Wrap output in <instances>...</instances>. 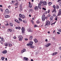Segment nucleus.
Masks as SVG:
<instances>
[{
    "label": "nucleus",
    "instance_id": "nucleus-35",
    "mask_svg": "<svg viewBox=\"0 0 61 61\" xmlns=\"http://www.w3.org/2000/svg\"><path fill=\"white\" fill-rule=\"evenodd\" d=\"M23 23H26V21H25V20H23Z\"/></svg>",
    "mask_w": 61,
    "mask_h": 61
},
{
    "label": "nucleus",
    "instance_id": "nucleus-44",
    "mask_svg": "<svg viewBox=\"0 0 61 61\" xmlns=\"http://www.w3.org/2000/svg\"><path fill=\"white\" fill-rule=\"evenodd\" d=\"M58 32H61V29H60L58 30Z\"/></svg>",
    "mask_w": 61,
    "mask_h": 61
},
{
    "label": "nucleus",
    "instance_id": "nucleus-20",
    "mask_svg": "<svg viewBox=\"0 0 61 61\" xmlns=\"http://www.w3.org/2000/svg\"><path fill=\"white\" fill-rule=\"evenodd\" d=\"M4 45H5V46H8V44L7 43H5Z\"/></svg>",
    "mask_w": 61,
    "mask_h": 61
},
{
    "label": "nucleus",
    "instance_id": "nucleus-49",
    "mask_svg": "<svg viewBox=\"0 0 61 61\" xmlns=\"http://www.w3.org/2000/svg\"><path fill=\"white\" fill-rule=\"evenodd\" d=\"M8 25L9 24L8 23L5 25H6V26H7V25Z\"/></svg>",
    "mask_w": 61,
    "mask_h": 61
},
{
    "label": "nucleus",
    "instance_id": "nucleus-7",
    "mask_svg": "<svg viewBox=\"0 0 61 61\" xmlns=\"http://www.w3.org/2000/svg\"><path fill=\"white\" fill-rule=\"evenodd\" d=\"M41 4L40 3H39L38 5V7L40 9H41Z\"/></svg>",
    "mask_w": 61,
    "mask_h": 61
},
{
    "label": "nucleus",
    "instance_id": "nucleus-34",
    "mask_svg": "<svg viewBox=\"0 0 61 61\" xmlns=\"http://www.w3.org/2000/svg\"><path fill=\"white\" fill-rule=\"evenodd\" d=\"M34 41L35 43H36L37 42V41L35 39L34 40Z\"/></svg>",
    "mask_w": 61,
    "mask_h": 61
},
{
    "label": "nucleus",
    "instance_id": "nucleus-63",
    "mask_svg": "<svg viewBox=\"0 0 61 61\" xmlns=\"http://www.w3.org/2000/svg\"><path fill=\"white\" fill-rule=\"evenodd\" d=\"M52 38L53 39H54V40H55V38L54 37H52Z\"/></svg>",
    "mask_w": 61,
    "mask_h": 61
},
{
    "label": "nucleus",
    "instance_id": "nucleus-14",
    "mask_svg": "<svg viewBox=\"0 0 61 61\" xmlns=\"http://www.w3.org/2000/svg\"><path fill=\"white\" fill-rule=\"evenodd\" d=\"M38 7L37 6H36L34 8V9L36 11V10H38Z\"/></svg>",
    "mask_w": 61,
    "mask_h": 61
},
{
    "label": "nucleus",
    "instance_id": "nucleus-10",
    "mask_svg": "<svg viewBox=\"0 0 61 61\" xmlns=\"http://www.w3.org/2000/svg\"><path fill=\"white\" fill-rule=\"evenodd\" d=\"M25 49H24L22 50H21V53L22 54H23V53L24 52H25Z\"/></svg>",
    "mask_w": 61,
    "mask_h": 61
},
{
    "label": "nucleus",
    "instance_id": "nucleus-3",
    "mask_svg": "<svg viewBox=\"0 0 61 61\" xmlns=\"http://www.w3.org/2000/svg\"><path fill=\"white\" fill-rule=\"evenodd\" d=\"M33 44V42L32 41H30L29 44H27V46H32V44Z\"/></svg>",
    "mask_w": 61,
    "mask_h": 61
},
{
    "label": "nucleus",
    "instance_id": "nucleus-8",
    "mask_svg": "<svg viewBox=\"0 0 61 61\" xmlns=\"http://www.w3.org/2000/svg\"><path fill=\"white\" fill-rule=\"evenodd\" d=\"M61 14V9L60 10L59 12L58 13V15H60Z\"/></svg>",
    "mask_w": 61,
    "mask_h": 61
},
{
    "label": "nucleus",
    "instance_id": "nucleus-19",
    "mask_svg": "<svg viewBox=\"0 0 61 61\" xmlns=\"http://www.w3.org/2000/svg\"><path fill=\"white\" fill-rule=\"evenodd\" d=\"M57 52H56L53 53L52 54V56H55V55H56V54H57Z\"/></svg>",
    "mask_w": 61,
    "mask_h": 61
},
{
    "label": "nucleus",
    "instance_id": "nucleus-42",
    "mask_svg": "<svg viewBox=\"0 0 61 61\" xmlns=\"http://www.w3.org/2000/svg\"><path fill=\"white\" fill-rule=\"evenodd\" d=\"M31 22L32 23V24H34V21H33V20H31Z\"/></svg>",
    "mask_w": 61,
    "mask_h": 61
},
{
    "label": "nucleus",
    "instance_id": "nucleus-60",
    "mask_svg": "<svg viewBox=\"0 0 61 61\" xmlns=\"http://www.w3.org/2000/svg\"><path fill=\"white\" fill-rule=\"evenodd\" d=\"M7 58H5V60L6 61H7Z\"/></svg>",
    "mask_w": 61,
    "mask_h": 61
},
{
    "label": "nucleus",
    "instance_id": "nucleus-37",
    "mask_svg": "<svg viewBox=\"0 0 61 61\" xmlns=\"http://www.w3.org/2000/svg\"><path fill=\"white\" fill-rule=\"evenodd\" d=\"M37 23H38H38H40V21L38 20H37L36 21Z\"/></svg>",
    "mask_w": 61,
    "mask_h": 61
},
{
    "label": "nucleus",
    "instance_id": "nucleus-47",
    "mask_svg": "<svg viewBox=\"0 0 61 61\" xmlns=\"http://www.w3.org/2000/svg\"><path fill=\"white\" fill-rule=\"evenodd\" d=\"M43 10H46V9L44 8H43Z\"/></svg>",
    "mask_w": 61,
    "mask_h": 61
},
{
    "label": "nucleus",
    "instance_id": "nucleus-23",
    "mask_svg": "<svg viewBox=\"0 0 61 61\" xmlns=\"http://www.w3.org/2000/svg\"><path fill=\"white\" fill-rule=\"evenodd\" d=\"M53 16H51L50 18V19L51 20H53Z\"/></svg>",
    "mask_w": 61,
    "mask_h": 61
},
{
    "label": "nucleus",
    "instance_id": "nucleus-17",
    "mask_svg": "<svg viewBox=\"0 0 61 61\" xmlns=\"http://www.w3.org/2000/svg\"><path fill=\"white\" fill-rule=\"evenodd\" d=\"M24 59L25 60H26H26H28V58L26 57H24Z\"/></svg>",
    "mask_w": 61,
    "mask_h": 61
},
{
    "label": "nucleus",
    "instance_id": "nucleus-45",
    "mask_svg": "<svg viewBox=\"0 0 61 61\" xmlns=\"http://www.w3.org/2000/svg\"><path fill=\"white\" fill-rule=\"evenodd\" d=\"M25 41H27V40H28V39L27 38H25Z\"/></svg>",
    "mask_w": 61,
    "mask_h": 61
},
{
    "label": "nucleus",
    "instance_id": "nucleus-24",
    "mask_svg": "<svg viewBox=\"0 0 61 61\" xmlns=\"http://www.w3.org/2000/svg\"><path fill=\"white\" fill-rule=\"evenodd\" d=\"M32 5L31 4V5H29V8H31L32 7Z\"/></svg>",
    "mask_w": 61,
    "mask_h": 61
},
{
    "label": "nucleus",
    "instance_id": "nucleus-55",
    "mask_svg": "<svg viewBox=\"0 0 61 61\" xmlns=\"http://www.w3.org/2000/svg\"><path fill=\"white\" fill-rule=\"evenodd\" d=\"M11 2L12 3H14V2H15V1L12 0L11 1Z\"/></svg>",
    "mask_w": 61,
    "mask_h": 61
},
{
    "label": "nucleus",
    "instance_id": "nucleus-2",
    "mask_svg": "<svg viewBox=\"0 0 61 61\" xmlns=\"http://www.w3.org/2000/svg\"><path fill=\"white\" fill-rule=\"evenodd\" d=\"M50 24V22L48 20H47L46 21V24L45 25V26H46L48 25H49Z\"/></svg>",
    "mask_w": 61,
    "mask_h": 61
},
{
    "label": "nucleus",
    "instance_id": "nucleus-16",
    "mask_svg": "<svg viewBox=\"0 0 61 61\" xmlns=\"http://www.w3.org/2000/svg\"><path fill=\"white\" fill-rule=\"evenodd\" d=\"M28 32H32V30H31V29H29L28 30Z\"/></svg>",
    "mask_w": 61,
    "mask_h": 61
},
{
    "label": "nucleus",
    "instance_id": "nucleus-59",
    "mask_svg": "<svg viewBox=\"0 0 61 61\" xmlns=\"http://www.w3.org/2000/svg\"><path fill=\"white\" fill-rule=\"evenodd\" d=\"M15 28L16 29H18V27H15Z\"/></svg>",
    "mask_w": 61,
    "mask_h": 61
},
{
    "label": "nucleus",
    "instance_id": "nucleus-43",
    "mask_svg": "<svg viewBox=\"0 0 61 61\" xmlns=\"http://www.w3.org/2000/svg\"><path fill=\"white\" fill-rule=\"evenodd\" d=\"M47 12V11H46L45 13H44V14H47V12Z\"/></svg>",
    "mask_w": 61,
    "mask_h": 61
},
{
    "label": "nucleus",
    "instance_id": "nucleus-1",
    "mask_svg": "<svg viewBox=\"0 0 61 61\" xmlns=\"http://www.w3.org/2000/svg\"><path fill=\"white\" fill-rule=\"evenodd\" d=\"M18 38H19V41H22L23 39V37L21 36H18Z\"/></svg>",
    "mask_w": 61,
    "mask_h": 61
},
{
    "label": "nucleus",
    "instance_id": "nucleus-27",
    "mask_svg": "<svg viewBox=\"0 0 61 61\" xmlns=\"http://www.w3.org/2000/svg\"><path fill=\"white\" fill-rule=\"evenodd\" d=\"M19 20L20 21V22H22V20L20 18H19Z\"/></svg>",
    "mask_w": 61,
    "mask_h": 61
},
{
    "label": "nucleus",
    "instance_id": "nucleus-15",
    "mask_svg": "<svg viewBox=\"0 0 61 61\" xmlns=\"http://www.w3.org/2000/svg\"><path fill=\"white\" fill-rule=\"evenodd\" d=\"M21 17H22L21 18H23V19H24V18H25V16L24 15H22Z\"/></svg>",
    "mask_w": 61,
    "mask_h": 61
},
{
    "label": "nucleus",
    "instance_id": "nucleus-50",
    "mask_svg": "<svg viewBox=\"0 0 61 61\" xmlns=\"http://www.w3.org/2000/svg\"><path fill=\"white\" fill-rule=\"evenodd\" d=\"M15 22H17L18 21V20H15Z\"/></svg>",
    "mask_w": 61,
    "mask_h": 61
},
{
    "label": "nucleus",
    "instance_id": "nucleus-31",
    "mask_svg": "<svg viewBox=\"0 0 61 61\" xmlns=\"http://www.w3.org/2000/svg\"><path fill=\"white\" fill-rule=\"evenodd\" d=\"M52 4V3L50 2H49L48 5H50Z\"/></svg>",
    "mask_w": 61,
    "mask_h": 61
},
{
    "label": "nucleus",
    "instance_id": "nucleus-46",
    "mask_svg": "<svg viewBox=\"0 0 61 61\" xmlns=\"http://www.w3.org/2000/svg\"><path fill=\"white\" fill-rule=\"evenodd\" d=\"M0 10L1 11V12H3V9L1 8V9H0Z\"/></svg>",
    "mask_w": 61,
    "mask_h": 61
},
{
    "label": "nucleus",
    "instance_id": "nucleus-58",
    "mask_svg": "<svg viewBox=\"0 0 61 61\" xmlns=\"http://www.w3.org/2000/svg\"><path fill=\"white\" fill-rule=\"evenodd\" d=\"M55 23H56V22H55L54 23H52V25H54V24L55 25Z\"/></svg>",
    "mask_w": 61,
    "mask_h": 61
},
{
    "label": "nucleus",
    "instance_id": "nucleus-9",
    "mask_svg": "<svg viewBox=\"0 0 61 61\" xmlns=\"http://www.w3.org/2000/svg\"><path fill=\"white\" fill-rule=\"evenodd\" d=\"M50 45H51V44L50 43H48L47 44V45H46V47H48L50 46Z\"/></svg>",
    "mask_w": 61,
    "mask_h": 61
},
{
    "label": "nucleus",
    "instance_id": "nucleus-61",
    "mask_svg": "<svg viewBox=\"0 0 61 61\" xmlns=\"http://www.w3.org/2000/svg\"><path fill=\"white\" fill-rule=\"evenodd\" d=\"M13 38H14V39H16V37H15H15H14Z\"/></svg>",
    "mask_w": 61,
    "mask_h": 61
},
{
    "label": "nucleus",
    "instance_id": "nucleus-51",
    "mask_svg": "<svg viewBox=\"0 0 61 61\" xmlns=\"http://www.w3.org/2000/svg\"><path fill=\"white\" fill-rule=\"evenodd\" d=\"M55 20L56 21H57V18L56 17Z\"/></svg>",
    "mask_w": 61,
    "mask_h": 61
},
{
    "label": "nucleus",
    "instance_id": "nucleus-39",
    "mask_svg": "<svg viewBox=\"0 0 61 61\" xmlns=\"http://www.w3.org/2000/svg\"><path fill=\"white\" fill-rule=\"evenodd\" d=\"M50 10H49L48 11V13L49 14L50 13Z\"/></svg>",
    "mask_w": 61,
    "mask_h": 61
},
{
    "label": "nucleus",
    "instance_id": "nucleus-40",
    "mask_svg": "<svg viewBox=\"0 0 61 61\" xmlns=\"http://www.w3.org/2000/svg\"><path fill=\"white\" fill-rule=\"evenodd\" d=\"M56 9H59V6L58 5H57L56 6Z\"/></svg>",
    "mask_w": 61,
    "mask_h": 61
},
{
    "label": "nucleus",
    "instance_id": "nucleus-56",
    "mask_svg": "<svg viewBox=\"0 0 61 61\" xmlns=\"http://www.w3.org/2000/svg\"><path fill=\"white\" fill-rule=\"evenodd\" d=\"M48 17H50V14H49L48 15Z\"/></svg>",
    "mask_w": 61,
    "mask_h": 61
},
{
    "label": "nucleus",
    "instance_id": "nucleus-6",
    "mask_svg": "<svg viewBox=\"0 0 61 61\" xmlns=\"http://www.w3.org/2000/svg\"><path fill=\"white\" fill-rule=\"evenodd\" d=\"M5 13L6 14H8L9 13V10L8 9H7L5 10Z\"/></svg>",
    "mask_w": 61,
    "mask_h": 61
},
{
    "label": "nucleus",
    "instance_id": "nucleus-33",
    "mask_svg": "<svg viewBox=\"0 0 61 61\" xmlns=\"http://www.w3.org/2000/svg\"><path fill=\"white\" fill-rule=\"evenodd\" d=\"M30 48H34V47L32 46H30Z\"/></svg>",
    "mask_w": 61,
    "mask_h": 61
},
{
    "label": "nucleus",
    "instance_id": "nucleus-18",
    "mask_svg": "<svg viewBox=\"0 0 61 61\" xmlns=\"http://www.w3.org/2000/svg\"><path fill=\"white\" fill-rule=\"evenodd\" d=\"M10 25L11 26H13V24L12 23H10Z\"/></svg>",
    "mask_w": 61,
    "mask_h": 61
},
{
    "label": "nucleus",
    "instance_id": "nucleus-36",
    "mask_svg": "<svg viewBox=\"0 0 61 61\" xmlns=\"http://www.w3.org/2000/svg\"><path fill=\"white\" fill-rule=\"evenodd\" d=\"M15 6H17V5H18V3H16L15 4Z\"/></svg>",
    "mask_w": 61,
    "mask_h": 61
},
{
    "label": "nucleus",
    "instance_id": "nucleus-12",
    "mask_svg": "<svg viewBox=\"0 0 61 61\" xmlns=\"http://www.w3.org/2000/svg\"><path fill=\"white\" fill-rule=\"evenodd\" d=\"M43 4L44 5H47V3H46V1H44L43 3Z\"/></svg>",
    "mask_w": 61,
    "mask_h": 61
},
{
    "label": "nucleus",
    "instance_id": "nucleus-64",
    "mask_svg": "<svg viewBox=\"0 0 61 61\" xmlns=\"http://www.w3.org/2000/svg\"><path fill=\"white\" fill-rule=\"evenodd\" d=\"M0 7H2V5H0Z\"/></svg>",
    "mask_w": 61,
    "mask_h": 61
},
{
    "label": "nucleus",
    "instance_id": "nucleus-52",
    "mask_svg": "<svg viewBox=\"0 0 61 61\" xmlns=\"http://www.w3.org/2000/svg\"><path fill=\"white\" fill-rule=\"evenodd\" d=\"M53 16H56V15L55 14H53Z\"/></svg>",
    "mask_w": 61,
    "mask_h": 61
},
{
    "label": "nucleus",
    "instance_id": "nucleus-53",
    "mask_svg": "<svg viewBox=\"0 0 61 61\" xmlns=\"http://www.w3.org/2000/svg\"><path fill=\"white\" fill-rule=\"evenodd\" d=\"M25 13H27V10H25Z\"/></svg>",
    "mask_w": 61,
    "mask_h": 61
},
{
    "label": "nucleus",
    "instance_id": "nucleus-13",
    "mask_svg": "<svg viewBox=\"0 0 61 61\" xmlns=\"http://www.w3.org/2000/svg\"><path fill=\"white\" fill-rule=\"evenodd\" d=\"M2 53L3 54H6V53H7V51L5 50V51H3L2 52Z\"/></svg>",
    "mask_w": 61,
    "mask_h": 61
},
{
    "label": "nucleus",
    "instance_id": "nucleus-29",
    "mask_svg": "<svg viewBox=\"0 0 61 61\" xmlns=\"http://www.w3.org/2000/svg\"><path fill=\"white\" fill-rule=\"evenodd\" d=\"M32 36H31L30 38V40H32Z\"/></svg>",
    "mask_w": 61,
    "mask_h": 61
},
{
    "label": "nucleus",
    "instance_id": "nucleus-30",
    "mask_svg": "<svg viewBox=\"0 0 61 61\" xmlns=\"http://www.w3.org/2000/svg\"><path fill=\"white\" fill-rule=\"evenodd\" d=\"M8 46H12V45L11 44H9L8 45Z\"/></svg>",
    "mask_w": 61,
    "mask_h": 61
},
{
    "label": "nucleus",
    "instance_id": "nucleus-26",
    "mask_svg": "<svg viewBox=\"0 0 61 61\" xmlns=\"http://www.w3.org/2000/svg\"><path fill=\"white\" fill-rule=\"evenodd\" d=\"M9 17L10 16L9 15H6L5 16V18H8V17Z\"/></svg>",
    "mask_w": 61,
    "mask_h": 61
},
{
    "label": "nucleus",
    "instance_id": "nucleus-11",
    "mask_svg": "<svg viewBox=\"0 0 61 61\" xmlns=\"http://www.w3.org/2000/svg\"><path fill=\"white\" fill-rule=\"evenodd\" d=\"M21 30H22V32L23 33H24V31H25V29L24 27H22L21 28Z\"/></svg>",
    "mask_w": 61,
    "mask_h": 61
},
{
    "label": "nucleus",
    "instance_id": "nucleus-21",
    "mask_svg": "<svg viewBox=\"0 0 61 61\" xmlns=\"http://www.w3.org/2000/svg\"><path fill=\"white\" fill-rule=\"evenodd\" d=\"M40 3H40V4H43L44 3V1L42 0H41L40 1Z\"/></svg>",
    "mask_w": 61,
    "mask_h": 61
},
{
    "label": "nucleus",
    "instance_id": "nucleus-62",
    "mask_svg": "<svg viewBox=\"0 0 61 61\" xmlns=\"http://www.w3.org/2000/svg\"><path fill=\"white\" fill-rule=\"evenodd\" d=\"M45 19H47V17H45Z\"/></svg>",
    "mask_w": 61,
    "mask_h": 61
},
{
    "label": "nucleus",
    "instance_id": "nucleus-4",
    "mask_svg": "<svg viewBox=\"0 0 61 61\" xmlns=\"http://www.w3.org/2000/svg\"><path fill=\"white\" fill-rule=\"evenodd\" d=\"M42 20L43 21L45 20V15H44L42 16Z\"/></svg>",
    "mask_w": 61,
    "mask_h": 61
},
{
    "label": "nucleus",
    "instance_id": "nucleus-5",
    "mask_svg": "<svg viewBox=\"0 0 61 61\" xmlns=\"http://www.w3.org/2000/svg\"><path fill=\"white\" fill-rule=\"evenodd\" d=\"M53 8H54V9H53V11H52V13L54 12V11H55L56 10V6L55 5H53Z\"/></svg>",
    "mask_w": 61,
    "mask_h": 61
},
{
    "label": "nucleus",
    "instance_id": "nucleus-28",
    "mask_svg": "<svg viewBox=\"0 0 61 61\" xmlns=\"http://www.w3.org/2000/svg\"><path fill=\"white\" fill-rule=\"evenodd\" d=\"M5 57H1V59L2 60H4V59H5Z\"/></svg>",
    "mask_w": 61,
    "mask_h": 61
},
{
    "label": "nucleus",
    "instance_id": "nucleus-54",
    "mask_svg": "<svg viewBox=\"0 0 61 61\" xmlns=\"http://www.w3.org/2000/svg\"><path fill=\"white\" fill-rule=\"evenodd\" d=\"M57 33L58 34H60V33L59 32H57Z\"/></svg>",
    "mask_w": 61,
    "mask_h": 61
},
{
    "label": "nucleus",
    "instance_id": "nucleus-32",
    "mask_svg": "<svg viewBox=\"0 0 61 61\" xmlns=\"http://www.w3.org/2000/svg\"><path fill=\"white\" fill-rule=\"evenodd\" d=\"M29 11H30V12H33V10L32 9H30Z\"/></svg>",
    "mask_w": 61,
    "mask_h": 61
},
{
    "label": "nucleus",
    "instance_id": "nucleus-25",
    "mask_svg": "<svg viewBox=\"0 0 61 61\" xmlns=\"http://www.w3.org/2000/svg\"><path fill=\"white\" fill-rule=\"evenodd\" d=\"M22 15H21V14H19V16L20 17V18H22Z\"/></svg>",
    "mask_w": 61,
    "mask_h": 61
},
{
    "label": "nucleus",
    "instance_id": "nucleus-41",
    "mask_svg": "<svg viewBox=\"0 0 61 61\" xmlns=\"http://www.w3.org/2000/svg\"><path fill=\"white\" fill-rule=\"evenodd\" d=\"M18 28L19 29H21V27H20L18 26Z\"/></svg>",
    "mask_w": 61,
    "mask_h": 61
},
{
    "label": "nucleus",
    "instance_id": "nucleus-22",
    "mask_svg": "<svg viewBox=\"0 0 61 61\" xmlns=\"http://www.w3.org/2000/svg\"><path fill=\"white\" fill-rule=\"evenodd\" d=\"M8 31L9 32H12V30L11 29H8Z\"/></svg>",
    "mask_w": 61,
    "mask_h": 61
},
{
    "label": "nucleus",
    "instance_id": "nucleus-57",
    "mask_svg": "<svg viewBox=\"0 0 61 61\" xmlns=\"http://www.w3.org/2000/svg\"><path fill=\"white\" fill-rule=\"evenodd\" d=\"M55 23H56V22H55L54 23H52V25H54V24L55 25Z\"/></svg>",
    "mask_w": 61,
    "mask_h": 61
},
{
    "label": "nucleus",
    "instance_id": "nucleus-38",
    "mask_svg": "<svg viewBox=\"0 0 61 61\" xmlns=\"http://www.w3.org/2000/svg\"><path fill=\"white\" fill-rule=\"evenodd\" d=\"M37 26H38L37 25H34V27H37Z\"/></svg>",
    "mask_w": 61,
    "mask_h": 61
},
{
    "label": "nucleus",
    "instance_id": "nucleus-48",
    "mask_svg": "<svg viewBox=\"0 0 61 61\" xmlns=\"http://www.w3.org/2000/svg\"><path fill=\"white\" fill-rule=\"evenodd\" d=\"M17 22L18 23V24H20V22H19V20Z\"/></svg>",
    "mask_w": 61,
    "mask_h": 61
}]
</instances>
